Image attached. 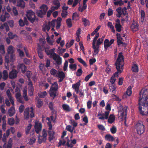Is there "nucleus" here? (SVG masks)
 <instances>
[{"label": "nucleus", "mask_w": 148, "mask_h": 148, "mask_svg": "<svg viewBox=\"0 0 148 148\" xmlns=\"http://www.w3.org/2000/svg\"><path fill=\"white\" fill-rule=\"evenodd\" d=\"M148 89L142 90L139 93L138 99L139 109L140 114H148Z\"/></svg>", "instance_id": "obj_1"}, {"label": "nucleus", "mask_w": 148, "mask_h": 148, "mask_svg": "<svg viewBox=\"0 0 148 148\" xmlns=\"http://www.w3.org/2000/svg\"><path fill=\"white\" fill-rule=\"evenodd\" d=\"M124 56L122 53L120 52L118 54V57L115 63L116 69L117 71L112 75L110 79L111 84H114L116 80V77L119 76L118 74L121 73L123 70V66L124 65Z\"/></svg>", "instance_id": "obj_2"}, {"label": "nucleus", "mask_w": 148, "mask_h": 148, "mask_svg": "<svg viewBox=\"0 0 148 148\" xmlns=\"http://www.w3.org/2000/svg\"><path fill=\"white\" fill-rule=\"evenodd\" d=\"M40 10H37L36 12L38 17L42 18L46 13L48 8L47 5L43 4L40 7Z\"/></svg>", "instance_id": "obj_3"}, {"label": "nucleus", "mask_w": 148, "mask_h": 148, "mask_svg": "<svg viewBox=\"0 0 148 148\" xmlns=\"http://www.w3.org/2000/svg\"><path fill=\"white\" fill-rule=\"evenodd\" d=\"M135 128L138 134L141 135L143 134L145 130V127L141 121H139L135 126Z\"/></svg>", "instance_id": "obj_4"}, {"label": "nucleus", "mask_w": 148, "mask_h": 148, "mask_svg": "<svg viewBox=\"0 0 148 148\" xmlns=\"http://www.w3.org/2000/svg\"><path fill=\"white\" fill-rule=\"evenodd\" d=\"M26 15L30 22L32 23H33L35 20H38V18H36L34 12L31 10H28Z\"/></svg>", "instance_id": "obj_5"}, {"label": "nucleus", "mask_w": 148, "mask_h": 148, "mask_svg": "<svg viewBox=\"0 0 148 148\" xmlns=\"http://www.w3.org/2000/svg\"><path fill=\"white\" fill-rule=\"evenodd\" d=\"M62 19L61 17H58L57 20L53 19L50 23V26L54 27L55 26L56 23V28L57 29L60 28L61 24Z\"/></svg>", "instance_id": "obj_6"}, {"label": "nucleus", "mask_w": 148, "mask_h": 148, "mask_svg": "<svg viewBox=\"0 0 148 148\" xmlns=\"http://www.w3.org/2000/svg\"><path fill=\"white\" fill-rule=\"evenodd\" d=\"M42 134V136L39 135L38 137V142L39 144L45 142L46 140L47 134V131L45 129H43Z\"/></svg>", "instance_id": "obj_7"}, {"label": "nucleus", "mask_w": 148, "mask_h": 148, "mask_svg": "<svg viewBox=\"0 0 148 148\" xmlns=\"http://www.w3.org/2000/svg\"><path fill=\"white\" fill-rule=\"evenodd\" d=\"M53 58L56 62V66H57V65H58V68H59V66L61 65L62 63V58L59 55H57L56 53H54Z\"/></svg>", "instance_id": "obj_8"}, {"label": "nucleus", "mask_w": 148, "mask_h": 148, "mask_svg": "<svg viewBox=\"0 0 148 148\" xmlns=\"http://www.w3.org/2000/svg\"><path fill=\"white\" fill-rule=\"evenodd\" d=\"M109 113V111H106L103 114H101L99 112L97 114V116L99 117H99V119L100 120H103L105 119H107L108 118Z\"/></svg>", "instance_id": "obj_9"}, {"label": "nucleus", "mask_w": 148, "mask_h": 148, "mask_svg": "<svg viewBox=\"0 0 148 148\" xmlns=\"http://www.w3.org/2000/svg\"><path fill=\"white\" fill-rule=\"evenodd\" d=\"M49 93L50 96L53 97V99H54L56 96L58 95V90L55 89L54 88L53 89L50 88L49 90Z\"/></svg>", "instance_id": "obj_10"}, {"label": "nucleus", "mask_w": 148, "mask_h": 148, "mask_svg": "<svg viewBox=\"0 0 148 148\" xmlns=\"http://www.w3.org/2000/svg\"><path fill=\"white\" fill-rule=\"evenodd\" d=\"M18 73V72L17 70L15 69H12L9 73V78L11 79L16 78L17 77Z\"/></svg>", "instance_id": "obj_11"}, {"label": "nucleus", "mask_w": 148, "mask_h": 148, "mask_svg": "<svg viewBox=\"0 0 148 148\" xmlns=\"http://www.w3.org/2000/svg\"><path fill=\"white\" fill-rule=\"evenodd\" d=\"M42 125L40 123H36L34 125L35 131L37 134L41 131Z\"/></svg>", "instance_id": "obj_12"}, {"label": "nucleus", "mask_w": 148, "mask_h": 148, "mask_svg": "<svg viewBox=\"0 0 148 148\" xmlns=\"http://www.w3.org/2000/svg\"><path fill=\"white\" fill-rule=\"evenodd\" d=\"M48 49L49 48H48L47 49H45V52L47 55L50 56V58H53L54 55V53H54L55 49L53 48L50 49V50H49Z\"/></svg>", "instance_id": "obj_13"}, {"label": "nucleus", "mask_w": 148, "mask_h": 148, "mask_svg": "<svg viewBox=\"0 0 148 148\" xmlns=\"http://www.w3.org/2000/svg\"><path fill=\"white\" fill-rule=\"evenodd\" d=\"M127 107L125 106L124 108V110L121 112H120L121 115L120 116H121V119L122 120H125L126 118L127 115Z\"/></svg>", "instance_id": "obj_14"}, {"label": "nucleus", "mask_w": 148, "mask_h": 148, "mask_svg": "<svg viewBox=\"0 0 148 148\" xmlns=\"http://www.w3.org/2000/svg\"><path fill=\"white\" fill-rule=\"evenodd\" d=\"M76 140L75 139H73L71 141L69 139L67 141L66 145L68 147L71 148L73 147V144H76Z\"/></svg>", "instance_id": "obj_15"}, {"label": "nucleus", "mask_w": 148, "mask_h": 148, "mask_svg": "<svg viewBox=\"0 0 148 148\" xmlns=\"http://www.w3.org/2000/svg\"><path fill=\"white\" fill-rule=\"evenodd\" d=\"M28 85L29 86V95L30 96H31L33 95V92L34 91V89L33 86V84L31 82H29L28 83Z\"/></svg>", "instance_id": "obj_16"}, {"label": "nucleus", "mask_w": 148, "mask_h": 148, "mask_svg": "<svg viewBox=\"0 0 148 148\" xmlns=\"http://www.w3.org/2000/svg\"><path fill=\"white\" fill-rule=\"evenodd\" d=\"M48 133L49 135L48 139L51 141L54 138L55 133L54 131L51 130H48Z\"/></svg>", "instance_id": "obj_17"}, {"label": "nucleus", "mask_w": 148, "mask_h": 148, "mask_svg": "<svg viewBox=\"0 0 148 148\" xmlns=\"http://www.w3.org/2000/svg\"><path fill=\"white\" fill-rule=\"evenodd\" d=\"M108 123L112 124L114 123L115 120V118L114 115L113 114H110L108 119Z\"/></svg>", "instance_id": "obj_18"}, {"label": "nucleus", "mask_w": 148, "mask_h": 148, "mask_svg": "<svg viewBox=\"0 0 148 148\" xmlns=\"http://www.w3.org/2000/svg\"><path fill=\"white\" fill-rule=\"evenodd\" d=\"M24 119L27 120L28 119L30 116L29 110V108H26L24 112Z\"/></svg>", "instance_id": "obj_19"}, {"label": "nucleus", "mask_w": 148, "mask_h": 148, "mask_svg": "<svg viewBox=\"0 0 148 148\" xmlns=\"http://www.w3.org/2000/svg\"><path fill=\"white\" fill-rule=\"evenodd\" d=\"M105 139L106 140L108 141H112L114 140V138L110 134H106L105 135Z\"/></svg>", "instance_id": "obj_20"}, {"label": "nucleus", "mask_w": 148, "mask_h": 148, "mask_svg": "<svg viewBox=\"0 0 148 148\" xmlns=\"http://www.w3.org/2000/svg\"><path fill=\"white\" fill-rule=\"evenodd\" d=\"M17 5L22 8H24L25 7V2L23 0H18L17 3Z\"/></svg>", "instance_id": "obj_21"}, {"label": "nucleus", "mask_w": 148, "mask_h": 148, "mask_svg": "<svg viewBox=\"0 0 148 148\" xmlns=\"http://www.w3.org/2000/svg\"><path fill=\"white\" fill-rule=\"evenodd\" d=\"M92 48L94 49V53H93V56H94V55H96L99 52V47L96 46L95 45H92Z\"/></svg>", "instance_id": "obj_22"}, {"label": "nucleus", "mask_w": 148, "mask_h": 148, "mask_svg": "<svg viewBox=\"0 0 148 148\" xmlns=\"http://www.w3.org/2000/svg\"><path fill=\"white\" fill-rule=\"evenodd\" d=\"M37 100V107L38 108H41L42 105L43 103L42 100L37 97L36 99Z\"/></svg>", "instance_id": "obj_23"}, {"label": "nucleus", "mask_w": 148, "mask_h": 148, "mask_svg": "<svg viewBox=\"0 0 148 148\" xmlns=\"http://www.w3.org/2000/svg\"><path fill=\"white\" fill-rule=\"evenodd\" d=\"M58 73L56 75V77H58L59 78H64L65 77V75L64 72L62 71H58Z\"/></svg>", "instance_id": "obj_24"}, {"label": "nucleus", "mask_w": 148, "mask_h": 148, "mask_svg": "<svg viewBox=\"0 0 148 148\" xmlns=\"http://www.w3.org/2000/svg\"><path fill=\"white\" fill-rule=\"evenodd\" d=\"M104 45L105 49L106 50H107L108 48L110 46V45L108 39H106L105 40L104 42Z\"/></svg>", "instance_id": "obj_25"}, {"label": "nucleus", "mask_w": 148, "mask_h": 148, "mask_svg": "<svg viewBox=\"0 0 148 148\" xmlns=\"http://www.w3.org/2000/svg\"><path fill=\"white\" fill-rule=\"evenodd\" d=\"M109 88L110 92L114 93L115 92L116 88L114 84H109Z\"/></svg>", "instance_id": "obj_26"}, {"label": "nucleus", "mask_w": 148, "mask_h": 148, "mask_svg": "<svg viewBox=\"0 0 148 148\" xmlns=\"http://www.w3.org/2000/svg\"><path fill=\"white\" fill-rule=\"evenodd\" d=\"M132 70L134 72H138V65L136 64H134L132 66Z\"/></svg>", "instance_id": "obj_27"}, {"label": "nucleus", "mask_w": 148, "mask_h": 148, "mask_svg": "<svg viewBox=\"0 0 148 148\" xmlns=\"http://www.w3.org/2000/svg\"><path fill=\"white\" fill-rule=\"evenodd\" d=\"M140 14V21L142 23H143L144 21L145 18V13L144 10H141Z\"/></svg>", "instance_id": "obj_28"}, {"label": "nucleus", "mask_w": 148, "mask_h": 148, "mask_svg": "<svg viewBox=\"0 0 148 148\" xmlns=\"http://www.w3.org/2000/svg\"><path fill=\"white\" fill-rule=\"evenodd\" d=\"M3 79L4 80H6L8 77V73L7 70H5L3 72Z\"/></svg>", "instance_id": "obj_29"}, {"label": "nucleus", "mask_w": 148, "mask_h": 148, "mask_svg": "<svg viewBox=\"0 0 148 148\" xmlns=\"http://www.w3.org/2000/svg\"><path fill=\"white\" fill-rule=\"evenodd\" d=\"M8 36L9 38L11 39H13L14 38L16 37L17 38L18 37L15 34H13V33L11 32H9L8 33Z\"/></svg>", "instance_id": "obj_30"}, {"label": "nucleus", "mask_w": 148, "mask_h": 148, "mask_svg": "<svg viewBox=\"0 0 148 148\" xmlns=\"http://www.w3.org/2000/svg\"><path fill=\"white\" fill-rule=\"evenodd\" d=\"M50 21L48 22V24L47 25H46L44 27H43V31L45 32L46 30L47 31H49L50 29L51 26H50Z\"/></svg>", "instance_id": "obj_31"}, {"label": "nucleus", "mask_w": 148, "mask_h": 148, "mask_svg": "<svg viewBox=\"0 0 148 148\" xmlns=\"http://www.w3.org/2000/svg\"><path fill=\"white\" fill-rule=\"evenodd\" d=\"M20 68L21 69L22 72L24 73L26 71V67L23 64H21L20 65Z\"/></svg>", "instance_id": "obj_32"}, {"label": "nucleus", "mask_w": 148, "mask_h": 148, "mask_svg": "<svg viewBox=\"0 0 148 148\" xmlns=\"http://www.w3.org/2000/svg\"><path fill=\"white\" fill-rule=\"evenodd\" d=\"M81 81L80 80L78 82L75 84L72 85V87L74 89L79 88V86L80 85Z\"/></svg>", "instance_id": "obj_33"}, {"label": "nucleus", "mask_w": 148, "mask_h": 148, "mask_svg": "<svg viewBox=\"0 0 148 148\" xmlns=\"http://www.w3.org/2000/svg\"><path fill=\"white\" fill-rule=\"evenodd\" d=\"M132 87L131 86H129L127 89L126 91V94L128 96H130L132 93Z\"/></svg>", "instance_id": "obj_34"}, {"label": "nucleus", "mask_w": 148, "mask_h": 148, "mask_svg": "<svg viewBox=\"0 0 148 148\" xmlns=\"http://www.w3.org/2000/svg\"><path fill=\"white\" fill-rule=\"evenodd\" d=\"M13 107H12L8 110V114L9 116H13L14 114V110H13Z\"/></svg>", "instance_id": "obj_35"}, {"label": "nucleus", "mask_w": 148, "mask_h": 148, "mask_svg": "<svg viewBox=\"0 0 148 148\" xmlns=\"http://www.w3.org/2000/svg\"><path fill=\"white\" fill-rule=\"evenodd\" d=\"M32 125L31 124H29L28 125L27 127L25 129V134L26 135H27L29 134L30 130L31 128Z\"/></svg>", "instance_id": "obj_36"}, {"label": "nucleus", "mask_w": 148, "mask_h": 148, "mask_svg": "<svg viewBox=\"0 0 148 148\" xmlns=\"http://www.w3.org/2000/svg\"><path fill=\"white\" fill-rule=\"evenodd\" d=\"M15 120L14 118H10L8 119V123L10 125H12L14 123Z\"/></svg>", "instance_id": "obj_37"}, {"label": "nucleus", "mask_w": 148, "mask_h": 148, "mask_svg": "<svg viewBox=\"0 0 148 148\" xmlns=\"http://www.w3.org/2000/svg\"><path fill=\"white\" fill-rule=\"evenodd\" d=\"M66 23L68 27L71 28L72 27V24L71 22V18H68L66 20Z\"/></svg>", "instance_id": "obj_38"}, {"label": "nucleus", "mask_w": 148, "mask_h": 148, "mask_svg": "<svg viewBox=\"0 0 148 148\" xmlns=\"http://www.w3.org/2000/svg\"><path fill=\"white\" fill-rule=\"evenodd\" d=\"M13 47L12 46H10L8 48L7 50L8 53V54L13 53L14 52L13 50Z\"/></svg>", "instance_id": "obj_39"}, {"label": "nucleus", "mask_w": 148, "mask_h": 148, "mask_svg": "<svg viewBox=\"0 0 148 148\" xmlns=\"http://www.w3.org/2000/svg\"><path fill=\"white\" fill-rule=\"evenodd\" d=\"M66 129L71 133H72L73 130L75 129L74 127H72L70 125L67 126L66 127Z\"/></svg>", "instance_id": "obj_40"}, {"label": "nucleus", "mask_w": 148, "mask_h": 148, "mask_svg": "<svg viewBox=\"0 0 148 148\" xmlns=\"http://www.w3.org/2000/svg\"><path fill=\"white\" fill-rule=\"evenodd\" d=\"M138 24L136 23H133L132 24L131 26V28L132 29H138Z\"/></svg>", "instance_id": "obj_41"}, {"label": "nucleus", "mask_w": 148, "mask_h": 148, "mask_svg": "<svg viewBox=\"0 0 148 148\" xmlns=\"http://www.w3.org/2000/svg\"><path fill=\"white\" fill-rule=\"evenodd\" d=\"M77 60L79 62L82 64L85 67L87 66V65L85 61L83 60L82 58H78Z\"/></svg>", "instance_id": "obj_42"}, {"label": "nucleus", "mask_w": 148, "mask_h": 148, "mask_svg": "<svg viewBox=\"0 0 148 148\" xmlns=\"http://www.w3.org/2000/svg\"><path fill=\"white\" fill-rule=\"evenodd\" d=\"M115 27L117 31L120 32L121 31V28L122 26L121 24H115Z\"/></svg>", "instance_id": "obj_43"}, {"label": "nucleus", "mask_w": 148, "mask_h": 148, "mask_svg": "<svg viewBox=\"0 0 148 148\" xmlns=\"http://www.w3.org/2000/svg\"><path fill=\"white\" fill-rule=\"evenodd\" d=\"M110 131L112 134H114L116 133L117 131V129L116 126H113L110 129Z\"/></svg>", "instance_id": "obj_44"}, {"label": "nucleus", "mask_w": 148, "mask_h": 148, "mask_svg": "<svg viewBox=\"0 0 148 148\" xmlns=\"http://www.w3.org/2000/svg\"><path fill=\"white\" fill-rule=\"evenodd\" d=\"M82 21L83 22V24L85 27L89 25V21L86 18H83Z\"/></svg>", "instance_id": "obj_45"}, {"label": "nucleus", "mask_w": 148, "mask_h": 148, "mask_svg": "<svg viewBox=\"0 0 148 148\" xmlns=\"http://www.w3.org/2000/svg\"><path fill=\"white\" fill-rule=\"evenodd\" d=\"M99 33H97L95 35V37L94 38L93 42L92 43V45H95L96 42L97 40V39L99 37Z\"/></svg>", "instance_id": "obj_46"}, {"label": "nucleus", "mask_w": 148, "mask_h": 148, "mask_svg": "<svg viewBox=\"0 0 148 148\" xmlns=\"http://www.w3.org/2000/svg\"><path fill=\"white\" fill-rule=\"evenodd\" d=\"M62 107L63 109L66 111H70V107L69 106L66 104H64L62 106Z\"/></svg>", "instance_id": "obj_47"}, {"label": "nucleus", "mask_w": 148, "mask_h": 148, "mask_svg": "<svg viewBox=\"0 0 148 148\" xmlns=\"http://www.w3.org/2000/svg\"><path fill=\"white\" fill-rule=\"evenodd\" d=\"M72 17L73 20L77 21L78 19L79 15L77 13H74L73 14Z\"/></svg>", "instance_id": "obj_48"}, {"label": "nucleus", "mask_w": 148, "mask_h": 148, "mask_svg": "<svg viewBox=\"0 0 148 148\" xmlns=\"http://www.w3.org/2000/svg\"><path fill=\"white\" fill-rule=\"evenodd\" d=\"M114 144L113 146L114 147H116V145L119 143V140L118 138L117 137H115L114 138Z\"/></svg>", "instance_id": "obj_49"}, {"label": "nucleus", "mask_w": 148, "mask_h": 148, "mask_svg": "<svg viewBox=\"0 0 148 148\" xmlns=\"http://www.w3.org/2000/svg\"><path fill=\"white\" fill-rule=\"evenodd\" d=\"M83 72L82 69L81 68L79 69L76 72V75L78 77L80 76Z\"/></svg>", "instance_id": "obj_50"}, {"label": "nucleus", "mask_w": 148, "mask_h": 148, "mask_svg": "<svg viewBox=\"0 0 148 148\" xmlns=\"http://www.w3.org/2000/svg\"><path fill=\"white\" fill-rule=\"evenodd\" d=\"M47 95V92L46 91H44L41 93L40 94L38 95V96L40 98H44Z\"/></svg>", "instance_id": "obj_51"}, {"label": "nucleus", "mask_w": 148, "mask_h": 148, "mask_svg": "<svg viewBox=\"0 0 148 148\" xmlns=\"http://www.w3.org/2000/svg\"><path fill=\"white\" fill-rule=\"evenodd\" d=\"M57 73V70L54 69H52L50 71V73L51 75L54 76L56 75Z\"/></svg>", "instance_id": "obj_52"}, {"label": "nucleus", "mask_w": 148, "mask_h": 148, "mask_svg": "<svg viewBox=\"0 0 148 148\" xmlns=\"http://www.w3.org/2000/svg\"><path fill=\"white\" fill-rule=\"evenodd\" d=\"M93 73H91L89 75L86 76L84 80L86 82H87L89 79L92 76Z\"/></svg>", "instance_id": "obj_53"}, {"label": "nucleus", "mask_w": 148, "mask_h": 148, "mask_svg": "<svg viewBox=\"0 0 148 148\" xmlns=\"http://www.w3.org/2000/svg\"><path fill=\"white\" fill-rule=\"evenodd\" d=\"M68 64V62L67 60L65 61L64 63V66L63 67V70L64 71L66 70Z\"/></svg>", "instance_id": "obj_54"}, {"label": "nucleus", "mask_w": 148, "mask_h": 148, "mask_svg": "<svg viewBox=\"0 0 148 148\" xmlns=\"http://www.w3.org/2000/svg\"><path fill=\"white\" fill-rule=\"evenodd\" d=\"M17 51L19 53V56L20 57H23L24 56V53L20 49H17Z\"/></svg>", "instance_id": "obj_55"}, {"label": "nucleus", "mask_w": 148, "mask_h": 148, "mask_svg": "<svg viewBox=\"0 0 148 148\" xmlns=\"http://www.w3.org/2000/svg\"><path fill=\"white\" fill-rule=\"evenodd\" d=\"M52 86H54V87H51V88L53 89L54 88L55 89H56L58 90V85L57 82H54L52 84Z\"/></svg>", "instance_id": "obj_56"}, {"label": "nucleus", "mask_w": 148, "mask_h": 148, "mask_svg": "<svg viewBox=\"0 0 148 148\" xmlns=\"http://www.w3.org/2000/svg\"><path fill=\"white\" fill-rule=\"evenodd\" d=\"M66 143V141L64 140H60L59 143V145L57 147H59L61 145H64Z\"/></svg>", "instance_id": "obj_57"}, {"label": "nucleus", "mask_w": 148, "mask_h": 148, "mask_svg": "<svg viewBox=\"0 0 148 148\" xmlns=\"http://www.w3.org/2000/svg\"><path fill=\"white\" fill-rule=\"evenodd\" d=\"M0 50L2 53L4 54L5 53L4 46L3 45H0Z\"/></svg>", "instance_id": "obj_58"}, {"label": "nucleus", "mask_w": 148, "mask_h": 148, "mask_svg": "<svg viewBox=\"0 0 148 148\" xmlns=\"http://www.w3.org/2000/svg\"><path fill=\"white\" fill-rule=\"evenodd\" d=\"M83 121L85 122L84 125H86L88 123V118L87 116H85L83 119Z\"/></svg>", "instance_id": "obj_59"}, {"label": "nucleus", "mask_w": 148, "mask_h": 148, "mask_svg": "<svg viewBox=\"0 0 148 148\" xmlns=\"http://www.w3.org/2000/svg\"><path fill=\"white\" fill-rule=\"evenodd\" d=\"M98 128L102 131H104L105 130V128L104 126L102 125H97Z\"/></svg>", "instance_id": "obj_60"}, {"label": "nucleus", "mask_w": 148, "mask_h": 148, "mask_svg": "<svg viewBox=\"0 0 148 148\" xmlns=\"http://www.w3.org/2000/svg\"><path fill=\"white\" fill-rule=\"evenodd\" d=\"M25 108L24 106L23 105H21L19 107V112L20 113H22Z\"/></svg>", "instance_id": "obj_61"}, {"label": "nucleus", "mask_w": 148, "mask_h": 148, "mask_svg": "<svg viewBox=\"0 0 148 148\" xmlns=\"http://www.w3.org/2000/svg\"><path fill=\"white\" fill-rule=\"evenodd\" d=\"M19 25L21 27H23L25 25L24 22L21 19H19Z\"/></svg>", "instance_id": "obj_62"}, {"label": "nucleus", "mask_w": 148, "mask_h": 148, "mask_svg": "<svg viewBox=\"0 0 148 148\" xmlns=\"http://www.w3.org/2000/svg\"><path fill=\"white\" fill-rule=\"evenodd\" d=\"M8 23L11 27H13L14 26V21L13 20H11L8 21Z\"/></svg>", "instance_id": "obj_63"}, {"label": "nucleus", "mask_w": 148, "mask_h": 148, "mask_svg": "<svg viewBox=\"0 0 148 148\" xmlns=\"http://www.w3.org/2000/svg\"><path fill=\"white\" fill-rule=\"evenodd\" d=\"M69 68L70 69H74L76 70L77 68V66L75 64H71L69 65Z\"/></svg>", "instance_id": "obj_64"}]
</instances>
